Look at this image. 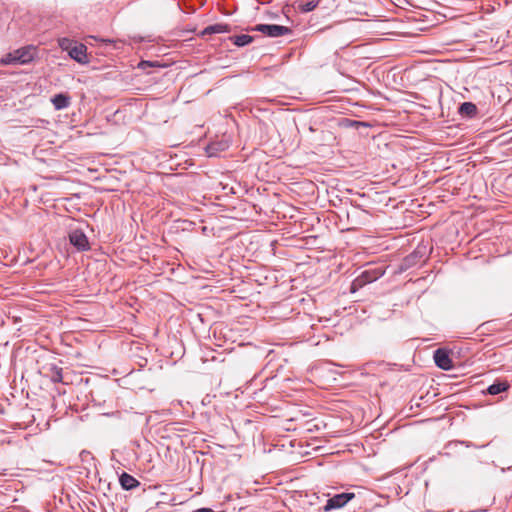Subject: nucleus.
<instances>
[{
    "label": "nucleus",
    "instance_id": "17",
    "mask_svg": "<svg viewBox=\"0 0 512 512\" xmlns=\"http://www.w3.org/2000/svg\"><path fill=\"white\" fill-rule=\"evenodd\" d=\"M139 66H140L141 68H145V67L153 66V64H152V63H150V62H148V61H142V62L139 64Z\"/></svg>",
    "mask_w": 512,
    "mask_h": 512
},
{
    "label": "nucleus",
    "instance_id": "7",
    "mask_svg": "<svg viewBox=\"0 0 512 512\" xmlns=\"http://www.w3.org/2000/svg\"><path fill=\"white\" fill-rule=\"evenodd\" d=\"M379 275H381L380 273H377L376 271H364L361 276H359L354 282H353V287H356V286H362L366 283H370L374 280H376Z\"/></svg>",
    "mask_w": 512,
    "mask_h": 512
},
{
    "label": "nucleus",
    "instance_id": "1",
    "mask_svg": "<svg viewBox=\"0 0 512 512\" xmlns=\"http://www.w3.org/2000/svg\"><path fill=\"white\" fill-rule=\"evenodd\" d=\"M34 48L31 46L19 48L11 53H8L3 59L5 64H25L33 60Z\"/></svg>",
    "mask_w": 512,
    "mask_h": 512
},
{
    "label": "nucleus",
    "instance_id": "11",
    "mask_svg": "<svg viewBox=\"0 0 512 512\" xmlns=\"http://www.w3.org/2000/svg\"><path fill=\"white\" fill-rule=\"evenodd\" d=\"M508 388H509V384L507 381H500V382H496V383H493L492 385H490L487 388V392L490 395H497L499 393L506 391Z\"/></svg>",
    "mask_w": 512,
    "mask_h": 512
},
{
    "label": "nucleus",
    "instance_id": "14",
    "mask_svg": "<svg viewBox=\"0 0 512 512\" xmlns=\"http://www.w3.org/2000/svg\"><path fill=\"white\" fill-rule=\"evenodd\" d=\"M58 44L62 50L69 52L71 48L74 46V41L64 37L58 40Z\"/></svg>",
    "mask_w": 512,
    "mask_h": 512
},
{
    "label": "nucleus",
    "instance_id": "6",
    "mask_svg": "<svg viewBox=\"0 0 512 512\" xmlns=\"http://www.w3.org/2000/svg\"><path fill=\"white\" fill-rule=\"evenodd\" d=\"M87 47L84 44H76L68 52L69 56L78 63L84 64L88 62Z\"/></svg>",
    "mask_w": 512,
    "mask_h": 512
},
{
    "label": "nucleus",
    "instance_id": "18",
    "mask_svg": "<svg viewBox=\"0 0 512 512\" xmlns=\"http://www.w3.org/2000/svg\"><path fill=\"white\" fill-rule=\"evenodd\" d=\"M194 512H214V511L210 508H200Z\"/></svg>",
    "mask_w": 512,
    "mask_h": 512
},
{
    "label": "nucleus",
    "instance_id": "4",
    "mask_svg": "<svg viewBox=\"0 0 512 512\" xmlns=\"http://www.w3.org/2000/svg\"><path fill=\"white\" fill-rule=\"evenodd\" d=\"M434 361L436 365L443 370H450L453 368L452 360L446 350L437 349L434 352Z\"/></svg>",
    "mask_w": 512,
    "mask_h": 512
},
{
    "label": "nucleus",
    "instance_id": "16",
    "mask_svg": "<svg viewBox=\"0 0 512 512\" xmlns=\"http://www.w3.org/2000/svg\"><path fill=\"white\" fill-rule=\"evenodd\" d=\"M51 379H52L53 382H61L62 379H63L62 369L54 367Z\"/></svg>",
    "mask_w": 512,
    "mask_h": 512
},
{
    "label": "nucleus",
    "instance_id": "12",
    "mask_svg": "<svg viewBox=\"0 0 512 512\" xmlns=\"http://www.w3.org/2000/svg\"><path fill=\"white\" fill-rule=\"evenodd\" d=\"M459 113L465 116H475L477 113V107L471 102H464L459 107Z\"/></svg>",
    "mask_w": 512,
    "mask_h": 512
},
{
    "label": "nucleus",
    "instance_id": "8",
    "mask_svg": "<svg viewBox=\"0 0 512 512\" xmlns=\"http://www.w3.org/2000/svg\"><path fill=\"white\" fill-rule=\"evenodd\" d=\"M70 100H71L70 96H68L67 94L60 93V94H56L51 99V102L54 105V108L56 110H62V109L67 108L70 105Z\"/></svg>",
    "mask_w": 512,
    "mask_h": 512
},
{
    "label": "nucleus",
    "instance_id": "15",
    "mask_svg": "<svg viewBox=\"0 0 512 512\" xmlns=\"http://www.w3.org/2000/svg\"><path fill=\"white\" fill-rule=\"evenodd\" d=\"M318 6V1H308L299 6L301 12L307 13L313 11Z\"/></svg>",
    "mask_w": 512,
    "mask_h": 512
},
{
    "label": "nucleus",
    "instance_id": "5",
    "mask_svg": "<svg viewBox=\"0 0 512 512\" xmlns=\"http://www.w3.org/2000/svg\"><path fill=\"white\" fill-rule=\"evenodd\" d=\"M70 243L78 250H87L89 242L86 235L80 230H74L69 234Z\"/></svg>",
    "mask_w": 512,
    "mask_h": 512
},
{
    "label": "nucleus",
    "instance_id": "9",
    "mask_svg": "<svg viewBox=\"0 0 512 512\" xmlns=\"http://www.w3.org/2000/svg\"><path fill=\"white\" fill-rule=\"evenodd\" d=\"M120 484L125 490H132L139 485V481L128 473H123L120 476Z\"/></svg>",
    "mask_w": 512,
    "mask_h": 512
},
{
    "label": "nucleus",
    "instance_id": "13",
    "mask_svg": "<svg viewBox=\"0 0 512 512\" xmlns=\"http://www.w3.org/2000/svg\"><path fill=\"white\" fill-rule=\"evenodd\" d=\"M231 40L237 46H245V45L250 44L253 41V37L250 35L243 34V35L234 36L231 38Z\"/></svg>",
    "mask_w": 512,
    "mask_h": 512
},
{
    "label": "nucleus",
    "instance_id": "3",
    "mask_svg": "<svg viewBox=\"0 0 512 512\" xmlns=\"http://www.w3.org/2000/svg\"><path fill=\"white\" fill-rule=\"evenodd\" d=\"M355 497L354 493H340L329 498L324 506V511L339 509Z\"/></svg>",
    "mask_w": 512,
    "mask_h": 512
},
{
    "label": "nucleus",
    "instance_id": "10",
    "mask_svg": "<svg viewBox=\"0 0 512 512\" xmlns=\"http://www.w3.org/2000/svg\"><path fill=\"white\" fill-rule=\"evenodd\" d=\"M225 32H229V28L227 25L215 24V25H210V26L206 27L201 32V35L205 36V35H210V34H215V33H225Z\"/></svg>",
    "mask_w": 512,
    "mask_h": 512
},
{
    "label": "nucleus",
    "instance_id": "2",
    "mask_svg": "<svg viewBox=\"0 0 512 512\" xmlns=\"http://www.w3.org/2000/svg\"><path fill=\"white\" fill-rule=\"evenodd\" d=\"M252 30L259 31L269 37H280L291 33V29L282 25L258 24Z\"/></svg>",
    "mask_w": 512,
    "mask_h": 512
}]
</instances>
